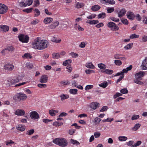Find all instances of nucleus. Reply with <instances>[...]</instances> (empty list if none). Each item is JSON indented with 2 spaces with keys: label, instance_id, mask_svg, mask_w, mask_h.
Masks as SVG:
<instances>
[{
  "label": "nucleus",
  "instance_id": "14",
  "mask_svg": "<svg viewBox=\"0 0 147 147\" xmlns=\"http://www.w3.org/2000/svg\"><path fill=\"white\" fill-rule=\"evenodd\" d=\"M48 77L46 75H43L40 79V82L41 83H46L47 82Z\"/></svg>",
  "mask_w": 147,
  "mask_h": 147
},
{
  "label": "nucleus",
  "instance_id": "44",
  "mask_svg": "<svg viewBox=\"0 0 147 147\" xmlns=\"http://www.w3.org/2000/svg\"><path fill=\"white\" fill-rule=\"evenodd\" d=\"M34 132V129H31L27 131L26 134L28 135H32Z\"/></svg>",
  "mask_w": 147,
  "mask_h": 147
},
{
  "label": "nucleus",
  "instance_id": "53",
  "mask_svg": "<svg viewBox=\"0 0 147 147\" xmlns=\"http://www.w3.org/2000/svg\"><path fill=\"white\" fill-rule=\"evenodd\" d=\"M121 22L124 24L127 25L128 24V22L127 19L122 18L121 19Z\"/></svg>",
  "mask_w": 147,
  "mask_h": 147
},
{
  "label": "nucleus",
  "instance_id": "63",
  "mask_svg": "<svg viewBox=\"0 0 147 147\" xmlns=\"http://www.w3.org/2000/svg\"><path fill=\"white\" fill-rule=\"evenodd\" d=\"M87 43L84 42H81L79 45V47L81 48H84L85 47Z\"/></svg>",
  "mask_w": 147,
  "mask_h": 147
},
{
  "label": "nucleus",
  "instance_id": "27",
  "mask_svg": "<svg viewBox=\"0 0 147 147\" xmlns=\"http://www.w3.org/2000/svg\"><path fill=\"white\" fill-rule=\"evenodd\" d=\"M98 67L101 69V71L102 70L105 69L107 67V66L105 64L102 63H100L98 64Z\"/></svg>",
  "mask_w": 147,
  "mask_h": 147
},
{
  "label": "nucleus",
  "instance_id": "55",
  "mask_svg": "<svg viewBox=\"0 0 147 147\" xmlns=\"http://www.w3.org/2000/svg\"><path fill=\"white\" fill-rule=\"evenodd\" d=\"M122 94H125L128 93V91L126 88H124L121 89L120 91Z\"/></svg>",
  "mask_w": 147,
  "mask_h": 147
},
{
  "label": "nucleus",
  "instance_id": "56",
  "mask_svg": "<svg viewBox=\"0 0 147 147\" xmlns=\"http://www.w3.org/2000/svg\"><path fill=\"white\" fill-rule=\"evenodd\" d=\"M85 72L87 74H90L91 73H94L95 71L93 70L90 69H86L85 70Z\"/></svg>",
  "mask_w": 147,
  "mask_h": 147
},
{
  "label": "nucleus",
  "instance_id": "2",
  "mask_svg": "<svg viewBox=\"0 0 147 147\" xmlns=\"http://www.w3.org/2000/svg\"><path fill=\"white\" fill-rule=\"evenodd\" d=\"M20 77V76H18L13 77L12 78H9L7 80V84L9 86L15 85L16 83L18 82L21 80Z\"/></svg>",
  "mask_w": 147,
  "mask_h": 147
},
{
  "label": "nucleus",
  "instance_id": "9",
  "mask_svg": "<svg viewBox=\"0 0 147 147\" xmlns=\"http://www.w3.org/2000/svg\"><path fill=\"white\" fill-rule=\"evenodd\" d=\"M30 115L32 119H37L39 118V116L38 113L36 111H32L30 113Z\"/></svg>",
  "mask_w": 147,
  "mask_h": 147
},
{
  "label": "nucleus",
  "instance_id": "17",
  "mask_svg": "<svg viewBox=\"0 0 147 147\" xmlns=\"http://www.w3.org/2000/svg\"><path fill=\"white\" fill-rule=\"evenodd\" d=\"M145 73L143 71H140L137 73L135 75V78L137 79H140V78L144 76Z\"/></svg>",
  "mask_w": 147,
  "mask_h": 147
},
{
  "label": "nucleus",
  "instance_id": "59",
  "mask_svg": "<svg viewBox=\"0 0 147 147\" xmlns=\"http://www.w3.org/2000/svg\"><path fill=\"white\" fill-rule=\"evenodd\" d=\"M71 142L73 144L79 145L80 144V143L77 141L73 139L71 140Z\"/></svg>",
  "mask_w": 147,
  "mask_h": 147
},
{
  "label": "nucleus",
  "instance_id": "48",
  "mask_svg": "<svg viewBox=\"0 0 147 147\" xmlns=\"http://www.w3.org/2000/svg\"><path fill=\"white\" fill-rule=\"evenodd\" d=\"M139 37V35H137L135 34H131L129 36V38L131 39H133L134 38H138Z\"/></svg>",
  "mask_w": 147,
  "mask_h": 147
},
{
  "label": "nucleus",
  "instance_id": "8",
  "mask_svg": "<svg viewBox=\"0 0 147 147\" xmlns=\"http://www.w3.org/2000/svg\"><path fill=\"white\" fill-rule=\"evenodd\" d=\"M8 7L4 4L0 3V14H3L6 13L7 11Z\"/></svg>",
  "mask_w": 147,
  "mask_h": 147
},
{
  "label": "nucleus",
  "instance_id": "26",
  "mask_svg": "<svg viewBox=\"0 0 147 147\" xmlns=\"http://www.w3.org/2000/svg\"><path fill=\"white\" fill-rule=\"evenodd\" d=\"M86 66L88 68L94 69L95 68V66L91 62H90L87 63Z\"/></svg>",
  "mask_w": 147,
  "mask_h": 147
},
{
  "label": "nucleus",
  "instance_id": "37",
  "mask_svg": "<svg viewBox=\"0 0 147 147\" xmlns=\"http://www.w3.org/2000/svg\"><path fill=\"white\" fill-rule=\"evenodd\" d=\"M133 44V43H130L125 46L124 47V48L126 50L130 49L132 47Z\"/></svg>",
  "mask_w": 147,
  "mask_h": 147
},
{
  "label": "nucleus",
  "instance_id": "39",
  "mask_svg": "<svg viewBox=\"0 0 147 147\" xmlns=\"http://www.w3.org/2000/svg\"><path fill=\"white\" fill-rule=\"evenodd\" d=\"M69 92L73 94H77L78 93V90L75 89H71L69 90Z\"/></svg>",
  "mask_w": 147,
  "mask_h": 147
},
{
  "label": "nucleus",
  "instance_id": "42",
  "mask_svg": "<svg viewBox=\"0 0 147 147\" xmlns=\"http://www.w3.org/2000/svg\"><path fill=\"white\" fill-rule=\"evenodd\" d=\"M99 22V21L98 20H89V22H87L88 23H89L90 24H96Z\"/></svg>",
  "mask_w": 147,
  "mask_h": 147
},
{
  "label": "nucleus",
  "instance_id": "16",
  "mask_svg": "<svg viewBox=\"0 0 147 147\" xmlns=\"http://www.w3.org/2000/svg\"><path fill=\"white\" fill-rule=\"evenodd\" d=\"M123 55L120 54H116L114 55V58L115 59H119L121 60H124L125 58L123 57Z\"/></svg>",
  "mask_w": 147,
  "mask_h": 147
},
{
  "label": "nucleus",
  "instance_id": "36",
  "mask_svg": "<svg viewBox=\"0 0 147 147\" xmlns=\"http://www.w3.org/2000/svg\"><path fill=\"white\" fill-rule=\"evenodd\" d=\"M33 9V8L32 7L30 8H28L24 9L23 10V11L24 12L27 13H29L31 12Z\"/></svg>",
  "mask_w": 147,
  "mask_h": 147
},
{
  "label": "nucleus",
  "instance_id": "1",
  "mask_svg": "<svg viewBox=\"0 0 147 147\" xmlns=\"http://www.w3.org/2000/svg\"><path fill=\"white\" fill-rule=\"evenodd\" d=\"M55 144L62 147H64L67 145V140L64 138H56L53 140Z\"/></svg>",
  "mask_w": 147,
  "mask_h": 147
},
{
  "label": "nucleus",
  "instance_id": "34",
  "mask_svg": "<svg viewBox=\"0 0 147 147\" xmlns=\"http://www.w3.org/2000/svg\"><path fill=\"white\" fill-rule=\"evenodd\" d=\"M106 16V14L105 13L102 12L98 15L97 18L98 19H103Z\"/></svg>",
  "mask_w": 147,
  "mask_h": 147
},
{
  "label": "nucleus",
  "instance_id": "24",
  "mask_svg": "<svg viewBox=\"0 0 147 147\" xmlns=\"http://www.w3.org/2000/svg\"><path fill=\"white\" fill-rule=\"evenodd\" d=\"M58 112V110H54L53 109L49 110V114L52 116H55L56 115V114Z\"/></svg>",
  "mask_w": 147,
  "mask_h": 147
},
{
  "label": "nucleus",
  "instance_id": "29",
  "mask_svg": "<svg viewBox=\"0 0 147 147\" xmlns=\"http://www.w3.org/2000/svg\"><path fill=\"white\" fill-rule=\"evenodd\" d=\"M140 79H137L135 78L134 79V82L135 83L137 84H138L139 85H143L144 83L143 82L140 80Z\"/></svg>",
  "mask_w": 147,
  "mask_h": 147
},
{
  "label": "nucleus",
  "instance_id": "5",
  "mask_svg": "<svg viewBox=\"0 0 147 147\" xmlns=\"http://www.w3.org/2000/svg\"><path fill=\"white\" fill-rule=\"evenodd\" d=\"M20 41L23 43H27L28 42L29 37L27 35L20 34L18 36Z\"/></svg>",
  "mask_w": 147,
  "mask_h": 147
},
{
  "label": "nucleus",
  "instance_id": "33",
  "mask_svg": "<svg viewBox=\"0 0 147 147\" xmlns=\"http://www.w3.org/2000/svg\"><path fill=\"white\" fill-rule=\"evenodd\" d=\"M59 97L61 98V100L62 101H63L66 99L68 98L69 97V96L68 95H65L63 94L60 95L59 96Z\"/></svg>",
  "mask_w": 147,
  "mask_h": 147
},
{
  "label": "nucleus",
  "instance_id": "40",
  "mask_svg": "<svg viewBox=\"0 0 147 147\" xmlns=\"http://www.w3.org/2000/svg\"><path fill=\"white\" fill-rule=\"evenodd\" d=\"M7 51H8L9 52H12L13 51L15 50V48L12 46H10L7 47L6 48Z\"/></svg>",
  "mask_w": 147,
  "mask_h": 147
},
{
  "label": "nucleus",
  "instance_id": "28",
  "mask_svg": "<svg viewBox=\"0 0 147 147\" xmlns=\"http://www.w3.org/2000/svg\"><path fill=\"white\" fill-rule=\"evenodd\" d=\"M0 28L3 29V31L4 32L8 31L9 30V27L8 26L6 25H1L0 26Z\"/></svg>",
  "mask_w": 147,
  "mask_h": 147
},
{
  "label": "nucleus",
  "instance_id": "19",
  "mask_svg": "<svg viewBox=\"0 0 147 147\" xmlns=\"http://www.w3.org/2000/svg\"><path fill=\"white\" fill-rule=\"evenodd\" d=\"M99 103L97 102H92L91 103L90 107L91 108L95 110L99 107Z\"/></svg>",
  "mask_w": 147,
  "mask_h": 147
},
{
  "label": "nucleus",
  "instance_id": "50",
  "mask_svg": "<svg viewBox=\"0 0 147 147\" xmlns=\"http://www.w3.org/2000/svg\"><path fill=\"white\" fill-rule=\"evenodd\" d=\"M108 85V83L106 82L101 83L100 84H99V86L103 88H105L107 87Z\"/></svg>",
  "mask_w": 147,
  "mask_h": 147
},
{
  "label": "nucleus",
  "instance_id": "64",
  "mask_svg": "<svg viewBox=\"0 0 147 147\" xmlns=\"http://www.w3.org/2000/svg\"><path fill=\"white\" fill-rule=\"evenodd\" d=\"M111 20L115 22H118L119 21V18H116L114 17H113L110 18Z\"/></svg>",
  "mask_w": 147,
  "mask_h": 147
},
{
  "label": "nucleus",
  "instance_id": "61",
  "mask_svg": "<svg viewBox=\"0 0 147 147\" xmlns=\"http://www.w3.org/2000/svg\"><path fill=\"white\" fill-rule=\"evenodd\" d=\"M141 143L142 142L141 141H138L135 144L132 145V147H136L137 146L140 145Z\"/></svg>",
  "mask_w": 147,
  "mask_h": 147
},
{
  "label": "nucleus",
  "instance_id": "21",
  "mask_svg": "<svg viewBox=\"0 0 147 147\" xmlns=\"http://www.w3.org/2000/svg\"><path fill=\"white\" fill-rule=\"evenodd\" d=\"M17 129L18 130L21 131H24L26 129V127L25 125H18L16 127Z\"/></svg>",
  "mask_w": 147,
  "mask_h": 147
},
{
  "label": "nucleus",
  "instance_id": "13",
  "mask_svg": "<svg viewBox=\"0 0 147 147\" xmlns=\"http://www.w3.org/2000/svg\"><path fill=\"white\" fill-rule=\"evenodd\" d=\"M126 12V9L124 8H123L118 13V16L119 18H121L125 15Z\"/></svg>",
  "mask_w": 147,
  "mask_h": 147
},
{
  "label": "nucleus",
  "instance_id": "18",
  "mask_svg": "<svg viewBox=\"0 0 147 147\" xmlns=\"http://www.w3.org/2000/svg\"><path fill=\"white\" fill-rule=\"evenodd\" d=\"M101 72L102 73H104L109 75L112 74L113 72V70L108 69L102 70L101 71Z\"/></svg>",
  "mask_w": 147,
  "mask_h": 147
},
{
  "label": "nucleus",
  "instance_id": "54",
  "mask_svg": "<svg viewBox=\"0 0 147 147\" xmlns=\"http://www.w3.org/2000/svg\"><path fill=\"white\" fill-rule=\"evenodd\" d=\"M139 116L138 115H134L132 116L131 119L132 120H136L139 119Z\"/></svg>",
  "mask_w": 147,
  "mask_h": 147
},
{
  "label": "nucleus",
  "instance_id": "43",
  "mask_svg": "<svg viewBox=\"0 0 147 147\" xmlns=\"http://www.w3.org/2000/svg\"><path fill=\"white\" fill-rule=\"evenodd\" d=\"M75 27L76 29H78L80 31H83L84 30V29L81 27L80 25L76 24L75 25Z\"/></svg>",
  "mask_w": 147,
  "mask_h": 147
},
{
  "label": "nucleus",
  "instance_id": "3",
  "mask_svg": "<svg viewBox=\"0 0 147 147\" xmlns=\"http://www.w3.org/2000/svg\"><path fill=\"white\" fill-rule=\"evenodd\" d=\"M107 26L112 30L116 31L118 30L119 28L116 24L114 22H109L107 24Z\"/></svg>",
  "mask_w": 147,
  "mask_h": 147
},
{
  "label": "nucleus",
  "instance_id": "10",
  "mask_svg": "<svg viewBox=\"0 0 147 147\" xmlns=\"http://www.w3.org/2000/svg\"><path fill=\"white\" fill-rule=\"evenodd\" d=\"M14 68V66L11 63H8L6 64L4 66V68L5 70L9 71H12Z\"/></svg>",
  "mask_w": 147,
  "mask_h": 147
},
{
  "label": "nucleus",
  "instance_id": "11",
  "mask_svg": "<svg viewBox=\"0 0 147 147\" xmlns=\"http://www.w3.org/2000/svg\"><path fill=\"white\" fill-rule=\"evenodd\" d=\"M126 16L127 18L131 20H133L135 18L134 14L131 11H128L126 14Z\"/></svg>",
  "mask_w": 147,
  "mask_h": 147
},
{
  "label": "nucleus",
  "instance_id": "60",
  "mask_svg": "<svg viewBox=\"0 0 147 147\" xmlns=\"http://www.w3.org/2000/svg\"><path fill=\"white\" fill-rule=\"evenodd\" d=\"M66 68L67 69H68L67 71L68 72L70 73L71 72L72 69L71 67V65H67V66Z\"/></svg>",
  "mask_w": 147,
  "mask_h": 147
},
{
  "label": "nucleus",
  "instance_id": "45",
  "mask_svg": "<svg viewBox=\"0 0 147 147\" xmlns=\"http://www.w3.org/2000/svg\"><path fill=\"white\" fill-rule=\"evenodd\" d=\"M53 56L54 59H58L60 57V54L59 53H53Z\"/></svg>",
  "mask_w": 147,
  "mask_h": 147
},
{
  "label": "nucleus",
  "instance_id": "35",
  "mask_svg": "<svg viewBox=\"0 0 147 147\" xmlns=\"http://www.w3.org/2000/svg\"><path fill=\"white\" fill-rule=\"evenodd\" d=\"M34 11L35 13L34 14V17H38L40 15V12L38 9L37 8L35 9Z\"/></svg>",
  "mask_w": 147,
  "mask_h": 147
},
{
  "label": "nucleus",
  "instance_id": "31",
  "mask_svg": "<svg viewBox=\"0 0 147 147\" xmlns=\"http://www.w3.org/2000/svg\"><path fill=\"white\" fill-rule=\"evenodd\" d=\"M63 124V123L60 121H55L53 123V125L55 127H58L62 125Z\"/></svg>",
  "mask_w": 147,
  "mask_h": 147
},
{
  "label": "nucleus",
  "instance_id": "62",
  "mask_svg": "<svg viewBox=\"0 0 147 147\" xmlns=\"http://www.w3.org/2000/svg\"><path fill=\"white\" fill-rule=\"evenodd\" d=\"M135 17L136 19L139 21H141L142 18L140 15L139 14H137L136 16Z\"/></svg>",
  "mask_w": 147,
  "mask_h": 147
},
{
  "label": "nucleus",
  "instance_id": "4",
  "mask_svg": "<svg viewBox=\"0 0 147 147\" xmlns=\"http://www.w3.org/2000/svg\"><path fill=\"white\" fill-rule=\"evenodd\" d=\"M48 46V42L47 40H40L39 50L44 49Z\"/></svg>",
  "mask_w": 147,
  "mask_h": 147
},
{
  "label": "nucleus",
  "instance_id": "23",
  "mask_svg": "<svg viewBox=\"0 0 147 147\" xmlns=\"http://www.w3.org/2000/svg\"><path fill=\"white\" fill-rule=\"evenodd\" d=\"M100 8V7L98 5H94L92 6L91 9L92 11H98Z\"/></svg>",
  "mask_w": 147,
  "mask_h": 147
},
{
  "label": "nucleus",
  "instance_id": "22",
  "mask_svg": "<svg viewBox=\"0 0 147 147\" xmlns=\"http://www.w3.org/2000/svg\"><path fill=\"white\" fill-rule=\"evenodd\" d=\"M53 21V19L50 17H47L45 18L43 21L44 22L45 24L49 23Z\"/></svg>",
  "mask_w": 147,
  "mask_h": 147
},
{
  "label": "nucleus",
  "instance_id": "41",
  "mask_svg": "<svg viewBox=\"0 0 147 147\" xmlns=\"http://www.w3.org/2000/svg\"><path fill=\"white\" fill-rule=\"evenodd\" d=\"M101 120V119L98 117H96L95 118L94 121V123L95 124L97 125L98 124L100 121Z\"/></svg>",
  "mask_w": 147,
  "mask_h": 147
},
{
  "label": "nucleus",
  "instance_id": "6",
  "mask_svg": "<svg viewBox=\"0 0 147 147\" xmlns=\"http://www.w3.org/2000/svg\"><path fill=\"white\" fill-rule=\"evenodd\" d=\"M40 39L39 38L37 37L32 42V48L35 49L39 50Z\"/></svg>",
  "mask_w": 147,
  "mask_h": 147
},
{
  "label": "nucleus",
  "instance_id": "57",
  "mask_svg": "<svg viewBox=\"0 0 147 147\" xmlns=\"http://www.w3.org/2000/svg\"><path fill=\"white\" fill-rule=\"evenodd\" d=\"M19 6L22 7H24L27 6L26 3H24V2H21L19 3Z\"/></svg>",
  "mask_w": 147,
  "mask_h": 147
},
{
  "label": "nucleus",
  "instance_id": "30",
  "mask_svg": "<svg viewBox=\"0 0 147 147\" xmlns=\"http://www.w3.org/2000/svg\"><path fill=\"white\" fill-rule=\"evenodd\" d=\"M72 62L71 59H68L65 61L63 63V65L64 66H66L67 65H70V64Z\"/></svg>",
  "mask_w": 147,
  "mask_h": 147
},
{
  "label": "nucleus",
  "instance_id": "52",
  "mask_svg": "<svg viewBox=\"0 0 147 147\" xmlns=\"http://www.w3.org/2000/svg\"><path fill=\"white\" fill-rule=\"evenodd\" d=\"M114 9L113 7H108L107 9V12L110 13L113 12L114 11Z\"/></svg>",
  "mask_w": 147,
  "mask_h": 147
},
{
  "label": "nucleus",
  "instance_id": "38",
  "mask_svg": "<svg viewBox=\"0 0 147 147\" xmlns=\"http://www.w3.org/2000/svg\"><path fill=\"white\" fill-rule=\"evenodd\" d=\"M105 4L106 3H108V4L111 5H114L115 3V1L114 0H105Z\"/></svg>",
  "mask_w": 147,
  "mask_h": 147
},
{
  "label": "nucleus",
  "instance_id": "51",
  "mask_svg": "<svg viewBox=\"0 0 147 147\" xmlns=\"http://www.w3.org/2000/svg\"><path fill=\"white\" fill-rule=\"evenodd\" d=\"M69 55H71L73 58H76L78 56V54L73 52L70 53Z\"/></svg>",
  "mask_w": 147,
  "mask_h": 147
},
{
  "label": "nucleus",
  "instance_id": "49",
  "mask_svg": "<svg viewBox=\"0 0 147 147\" xmlns=\"http://www.w3.org/2000/svg\"><path fill=\"white\" fill-rule=\"evenodd\" d=\"M114 63L116 65L118 66H120L122 64V62L120 60H115Z\"/></svg>",
  "mask_w": 147,
  "mask_h": 147
},
{
  "label": "nucleus",
  "instance_id": "15",
  "mask_svg": "<svg viewBox=\"0 0 147 147\" xmlns=\"http://www.w3.org/2000/svg\"><path fill=\"white\" fill-rule=\"evenodd\" d=\"M142 66L143 69L146 70L147 69V57H146L143 61Z\"/></svg>",
  "mask_w": 147,
  "mask_h": 147
},
{
  "label": "nucleus",
  "instance_id": "46",
  "mask_svg": "<svg viewBox=\"0 0 147 147\" xmlns=\"http://www.w3.org/2000/svg\"><path fill=\"white\" fill-rule=\"evenodd\" d=\"M127 139V138L126 137L124 136H119L118 137L119 140L121 141H126Z\"/></svg>",
  "mask_w": 147,
  "mask_h": 147
},
{
  "label": "nucleus",
  "instance_id": "58",
  "mask_svg": "<svg viewBox=\"0 0 147 147\" xmlns=\"http://www.w3.org/2000/svg\"><path fill=\"white\" fill-rule=\"evenodd\" d=\"M93 87V86L92 85H88L86 86L85 88V89L86 90H89L92 88Z\"/></svg>",
  "mask_w": 147,
  "mask_h": 147
},
{
  "label": "nucleus",
  "instance_id": "7",
  "mask_svg": "<svg viewBox=\"0 0 147 147\" xmlns=\"http://www.w3.org/2000/svg\"><path fill=\"white\" fill-rule=\"evenodd\" d=\"M16 98H17L18 100H24L27 98V96H26L25 94H23L21 92H20L16 94L15 96L13 97V99H16Z\"/></svg>",
  "mask_w": 147,
  "mask_h": 147
},
{
  "label": "nucleus",
  "instance_id": "47",
  "mask_svg": "<svg viewBox=\"0 0 147 147\" xmlns=\"http://www.w3.org/2000/svg\"><path fill=\"white\" fill-rule=\"evenodd\" d=\"M22 57L23 58H30V59L32 58L31 56L29 53H25L24 55L22 56Z\"/></svg>",
  "mask_w": 147,
  "mask_h": 147
},
{
  "label": "nucleus",
  "instance_id": "25",
  "mask_svg": "<svg viewBox=\"0 0 147 147\" xmlns=\"http://www.w3.org/2000/svg\"><path fill=\"white\" fill-rule=\"evenodd\" d=\"M84 5L85 4L84 3L78 2L76 4L75 7L77 9H79L84 7Z\"/></svg>",
  "mask_w": 147,
  "mask_h": 147
},
{
  "label": "nucleus",
  "instance_id": "32",
  "mask_svg": "<svg viewBox=\"0 0 147 147\" xmlns=\"http://www.w3.org/2000/svg\"><path fill=\"white\" fill-rule=\"evenodd\" d=\"M141 125L139 123H137L132 128V130L134 131L137 130L140 127Z\"/></svg>",
  "mask_w": 147,
  "mask_h": 147
},
{
  "label": "nucleus",
  "instance_id": "12",
  "mask_svg": "<svg viewBox=\"0 0 147 147\" xmlns=\"http://www.w3.org/2000/svg\"><path fill=\"white\" fill-rule=\"evenodd\" d=\"M25 113V112L24 110L21 109H17L15 112V114L18 116H23Z\"/></svg>",
  "mask_w": 147,
  "mask_h": 147
},
{
  "label": "nucleus",
  "instance_id": "20",
  "mask_svg": "<svg viewBox=\"0 0 147 147\" xmlns=\"http://www.w3.org/2000/svg\"><path fill=\"white\" fill-rule=\"evenodd\" d=\"M59 24V22L58 21L53 23L51 25L49 26L50 29H53L55 28L56 26H57Z\"/></svg>",
  "mask_w": 147,
  "mask_h": 147
}]
</instances>
